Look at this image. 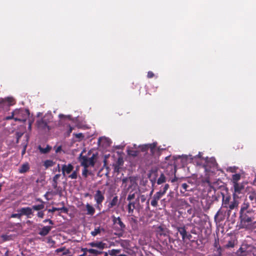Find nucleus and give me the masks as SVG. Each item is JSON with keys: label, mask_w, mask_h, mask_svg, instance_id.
I'll return each instance as SVG.
<instances>
[{"label": "nucleus", "mask_w": 256, "mask_h": 256, "mask_svg": "<svg viewBox=\"0 0 256 256\" xmlns=\"http://www.w3.org/2000/svg\"><path fill=\"white\" fill-rule=\"evenodd\" d=\"M254 211L248 210V211L240 213V227L242 228L250 230L252 228L256 222H254Z\"/></svg>", "instance_id": "nucleus-1"}, {"label": "nucleus", "mask_w": 256, "mask_h": 256, "mask_svg": "<svg viewBox=\"0 0 256 256\" xmlns=\"http://www.w3.org/2000/svg\"><path fill=\"white\" fill-rule=\"evenodd\" d=\"M96 155L92 154V156L88 158L86 156H83L81 153L79 156V162L83 167L94 166L96 163Z\"/></svg>", "instance_id": "nucleus-2"}, {"label": "nucleus", "mask_w": 256, "mask_h": 256, "mask_svg": "<svg viewBox=\"0 0 256 256\" xmlns=\"http://www.w3.org/2000/svg\"><path fill=\"white\" fill-rule=\"evenodd\" d=\"M158 143L154 142L152 144H150L149 150L151 153L150 155H148L146 158L147 162L146 164H150L152 160L153 156H159L160 154L161 151L164 150V148H160V147L157 146Z\"/></svg>", "instance_id": "nucleus-3"}, {"label": "nucleus", "mask_w": 256, "mask_h": 256, "mask_svg": "<svg viewBox=\"0 0 256 256\" xmlns=\"http://www.w3.org/2000/svg\"><path fill=\"white\" fill-rule=\"evenodd\" d=\"M122 181V186L124 187V190L125 191L126 193L128 192L134 184H136V180L132 176L124 178Z\"/></svg>", "instance_id": "nucleus-4"}, {"label": "nucleus", "mask_w": 256, "mask_h": 256, "mask_svg": "<svg viewBox=\"0 0 256 256\" xmlns=\"http://www.w3.org/2000/svg\"><path fill=\"white\" fill-rule=\"evenodd\" d=\"M94 198L96 202V208L100 210V206L102 205L104 200V192H102L100 190H96L94 196Z\"/></svg>", "instance_id": "nucleus-5"}, {"label": "nucleus", "mask_w": 256, "mask_h": 256, "mask_svg": "<svg viewBox=\"0 0 256 256\" xmlns=\"http://www.w3.org/2000/svg\"><path fill=\"white\" fill-rule=\"evenodd\" d=\"M232 200L228 204V215L229 216L230 214V212L232 210L238 208L239 202L238 200V197L236 196L235 194H232Z\"/></svg>", "instance_id": "nucleus-6"}, {"label": "nucleus", "mask_w": 256, "mask_h": 256, "mask_svg": "<svg viewBox=\"0 0 256 256\" xmlns=\"http://www.w3.org/2000/svg\"><path fill=\"white\" fill-rule=\"evenodd\" d=\"M233 187L234 190L233 194H235L236 197H238V194L242 193L244 189V185L243 182L233 184Z\"/></svg>", "instance_id": "nucleus-7"}, {"label": "nucleus", "mask_w": 256, "mask_h": 256, "mask_svg": "<svg viewBox=\"0 0 256 256\" xmlns=\"http://www.w3.org/2000/svg\"><path fill=\"white\" fill-rule=\"evenodd\" d=\"M112 220L114 224H118L119 226V229L120 230L124 231L126 228V225L122 221L120 217H116L114 216H112Z\"/></svg>", "instance_id": "nucleus-8"}, {"label": "nucleus", "mask_w": 256, "mask_h": 256, "mask_svg": "<svg viewBox=\"0 0 256 256\" xmlns=\"http://www.w3.org/2000/svg\"><path fill=\"white\" fill-rule=\"evenodd\" d=\"M18 212H21L22 216H26L28 218H30L33 214L32 208L30 207L22 208Z\"/></svg>", "instance_id": "nucleus-9"}, {"label": "nucleus", "mask_w": 256, "mask_h": 256, "mask_svg": "<svg viewBox=\"0 0 256 256\" xmlns=\"http://www.w3.org/2000/svg\"><path fill=\"white\" fill-rule=\"evenodd\" d=\"M162 196H163L160 194V192H156L152 197V200L150 202L151 205L154 207H157L158 206V202Z\"/></svg>", "instance_id": "nucleus-10"}, {"label": "nucleus", "mask_w": 256, "mask_h": 256, "mask_svg": "<svg viewBox=\"0 0 256 256\" xmlns=\"http://www.w3.org/2000/svg\"><path fill=\"white\" fill-rule=\"evenodd\" d=\"M74 168V166L70 164L62 165V170L63 176H65L66 173L70 174L73 170Z\"/></svg>", "instance_id": "nucleus-11"}, {"label": "nucleus", "mask_w": 256, "mask_h": 256, "mask_svg": "<svg viewBox=\"0 0 256 256\" xmlns=\"http://www.w3.org/2000/svg\"><path fill=\"white\" fill-rule=\"evenodd\" d=\"M88 245L92 247L97 248L100 250H102L105 248L106 244L102 242H94L88 243Z\"/></svg>", "instance_id": "nucleus-12"}, {"label": "nucleus", "mask_w": 256, "mask_h": 256, "mask_svg": "<svg viewBox=\"0 0 256 256\" xmlns=\"http://www.w3.org/2000/svg\"><path fill=\"white\" fill-rule=\"evenodd\" d=\"M250 207L249 202L246 199L244 200V202L241 205L240 213L248 211V210H253L252 208H250Z\"/></svg>", "instance_id": "nucleus-13"}, {"label": "nucleus", "mask_w": 256, "mask_h": 256, "mask_svg": "<svg viewBox=\"0 0 256 256\" xmlns=\"http://www.w3.org/2000/svg\"><path fill=\"white\" fill-rule=\"evenodd\" d=\"M52 229V226H44L39 232L38 234L41 236H46L50 232Z\"/></svg>", "instance_id": "nucleus-14"}, {"label": "nucleus", "mask_w": 256, "mask_h": 256, "mask_svg": "<svg viewBox=\"0 0 256 256\" xmlns=\"http://www.w3.org/2000/svg\"><path fill=\"white\" fill-rule=\"evenodd\" d=\"M214 219L216 221H218V222H220L224 219V214L221 209L219 210L214 216Z\"/></svg>", "instance_id": "nucleus-15"}, {"label": "nucleus", "mask_w": 256, "mask_h": 256, "mask_svg": "<svg viewBox=\"0 0 256 256\" xmlns=\"http://www.w3.org/2000/svg\"><path fill=\"white\" fill-rule=\"evenodd\" d=\"M178 232L182 236V240L185 241V237H186L188 232L186 230V228L184 226H178L176 228Z\"/></svg>", "instance_id": "nucleus-16"}, {"label": "nucleus", "mask_w": 256, "mask_h": 256, "mask_svg": "<svg viewBox=\"0 0 256 256\" xmlns=\"http://www.w3.org/2000/svg\"><path fill=\"white\" fill-rule=\"evenodd\" d=\"M118 196H114L112 199L110 200V202L108 203V208L109 210L113 208L115 206H118Z\"/></svg>", "instance_id": "nucleus-17"}, {"label": "nucleus", "mask_w": 256, "mask_h": 256, "mask_svg": "<svg viewBox=\"0 0 256 256\" xmlns=\"http://www.w3.org/2000/svg\"><path fill=\"white\" fill-rule=\"evenodd\" d=\"M156 233L157 236H166V229L161 226H158L156 228Z\"/></svg>", "instance_id": "nucleus-18"}, {"label": "nucleus", "mask_w": 256, "mask_h": 256, "mask_svg": "<svg viewBox=\"0 0 256 256\" xmlns=\"http://www.w3.org/2000/svg\"><path fill=\"white\" fill-rule=\"evenodd\" d=\"M136 203L134 202H130L128 205V213L130 216L133 215L134 209L135 208Z\"/></svg>", "instance_id": "nucleus-19"}, {"label": "nucleus", "mask_w": 256, "mask_h": 256, "mask_svg": "<svg viewBox=\"0 0 256 256\" xmlns=\"http://www.w3.org/2000/svg\"><path fill=\"white\" fill-rule=\"evenodd\" d=\"M86 207L87 211L86 214L92 216L95 213L94 208L88 203L86 204Z\"/></svg>", "instance_id": "nucleus-20"}, {"label": "nucleus", "mask_w": 256, "mask_h": 256, "mask_svg": "<svg viewBox=\"0 0 256 256\" xmlns=\"http://www.w3.org/2000/svg\"><path fill=\"white\" fill-rule=\"evenodd\" d=\"M242 246L240 247L236 252V254L238 256H246L248 252L246 250V248Z\"/></svg>", "instance_id": "nucleus-21"}, {"label": "nucleus", "mask_w": 256, "mask_h": 256, "mask_svg": "<svg viewBox=\"0 0 256 256\" xmlns=\"http://www.w3.org/2000/svg\"><path fill=\"white\" fill-rule=\"evenodd\" d=\"M120 252V250L112 249L110 251V254L112 256H127L124 254H121Z\"/></svg>", "instance_id": "nucleus-22"}, {"label": "nucleus", "mask_w": 256, "mask_h": 256, "mask_svg": "<svg viewBox=\"0 0 256 256\" xmlns=\"http://www.w3.org/2000/svg\"><path fill=\"white\" fill-rule=\"evenodd\" d=\"M40 152L42 154H48L52 150V147L49 145H47L46 148H42L40 146H38Z\"/></svg>", "instance_id": "nucleus-23"}, {"label": "nucleus", "mask_w": 256, "mask_h": 256, "mask_svg": "<svg viewBox=\"0 0 256 256\" xmlns=\"http://www.w3.org/2000/svg\"><path fill=\"white\" fill-rule=\"evenodd\" d=\"M230 198L229 196H225L224 194L222 195V204L223 208H228V205L230 204Z\"/></svg>", "instance_id": "nucleus-24"}, {"label": "nucleus", "mask_w": 256, "mask_h": 256, "mask_svg": "<svg viewBox=\"0 0 256 256\" xmlns=\"http://www.w3.org/2000/svg\"><path fill=\"white\" fill-rule=\"evenodd\" d=\"M30 169L29 164L28 163L23 164L19 168L18 172L20 174L28 172Z\"/></svg>", "instance_id": "nucleus-25"}, {"label": "nucleus", "mask_w": 256, "mask_h": 256, "mask_svg": "<svg viewBox=\"0 0 256 256\" xmlns=\"http://www.w3.org/2000/svg\"><path fill=\"white\" fill-rule=\"evenodd\" d=\"M241 178V175L240 174H233L232 177L231 182L232 184L238 183V181Z\"/></svg>", "instance_id": "nucleus-26"}, {"label": "nucleus", "mask_w": 256, "mask_h": 256, "mask_svg": "<svg viewBox=\"0 0 256 256\" xmlns=\"http://www.w3.org/2000/svg\"><path fill=\"white\" fill-rule=\"evenodd\" d=\"M36 123H37L38 127V128L45 129L46 128L48 127L46 122H44V120H38Z\"/></svg>", "instance_id": "nucleus-27"}, {"label": "nucleus", "mask_w": 256, "mask_h": 256, "mask_svg": "<svg viewBox=\"0 0 256 256\" xmlns=\"http://www.w3.org/2000/svg\"><path fill=\"white\" fill-rule=\"evenodd\" d=\"M44 208V202H42V204H40L38 205H34L32 206V210H36V211H40L43 210Z\"/></svg>", "instance_id": "nucleus-28"}, {"label": "nucleus", "mask_w": 256, "mask_h": 256, "mask_svg": "<svg viewBox=\"0 0 256 256\" xmlns=\"http://www.w3.org/2000/svg\"><path fill=\"white\" fill-rule=\"evenodd\" d=\"M92 174L91 171L88 170V167H84V169L82 171V176L84 178H86L88 175Z\"/></svg>", "instance_id": "nucleus-29"}, {"label": "nucleus", "mask_w": 256, "mask_h": 256, "mask_svg": "<svg viewBox=\"0 0 256 256\" xmlns=\"http://www.w3.org/2000/svg\"><path fill=\"white\" fill-rule=\"evenodd\" d=\"M88 252L92 256H98L102 254V252L92 248H90L88 250Z\"/></svg>", "instance_id": "nucleus-30"}, {"label": "nucleus", "mask_w": 256, "mask_h": 256, "mask_svg": "<svg viewBox=\"0 0 256 256\" xmlns=\"http://www.w3.org/2000/svg\"><path fill=\"white\" fill-rule=\"evenodd\" d=\"M166 182V178L164 174L162 173L161 174L160 176L157 180L158 184H161L163 183H164Z\"/></svg>", "instance_id": "nucleus-31"}, {"label": "nucleus", "mask_w": 256, "mask_h": 256, "mask_svg": "<svg viewBox=\"0 0 256 256\" xmlns=\"http://www.w3.org/2000/svg\"><path fill=\"white\" fill-rule=\"evenodd\" d=\"M102 230H104V229L100 228V226L96 228H95L94 230L90 232V234H92V236H96L98 234H100V233Z\"/></svg>", "instance_id": "nucleus-32"}, {"label": "nucleus", "mask_w": 256, "mask_h": 256, "mask_svg": "<svg viewBox=\"0 0 256 256\" xmlns=\"http://www.w3.org/2000/svg\"><path fill=\"white\" fill-rule=\"evenodd\" d=\"M12 118H14V120L16 121V122H17V121H18V122H24L26 120V119H22V118H18L17 117H14V114H12V116H7L6 118V120H10V119H12Z\"/></svg>", "instance_id": "nucleus-33"}, {"label": "nucleus", "mask_w": 256, "mask_h": 256, "mask_svg": "<svg viewBox=\"0 0 256 256\" xmlns=\"http://www.w3.org/2000/svg\"><path fill=\"white\" fill-rule=\"evenodd\" d=\"M150 144H145L139 146L140 150L142 152H146L149 150Z\"/></svg>", "instance_id": "nucleus-34"}, {"label": "nucleus", "mask_w": 256, "mask_h": 256, "mask_svg": "<svg viewBox=\"0 0 256 256\" xmlns=\"http://www.w3.org/2000/svg\"><path fill=\"white\" fill-rule=\"evenodd\" d=\"M54 164V162L52 160H46L44 162V166L46 168H48L49 167H51L53 166Z\"/></svg>", "instance_id": "nucleus-35"}, {"label": "nucleus", "mask_w": 256, "mask_h": 256, "mask_svg": "<svg viewBox=\"0 0 256 256\" xmlns=\"http://www.w3.org/2000/svg\"><path fill=\"white\" fill-rule=\"evenodd\" d=\"M248 198L252 202V203H256V194H250L248 196Z\"/></svg>", "instance_id": "nucleus-36"}, {"label": "nucleus", "mask_w": 256, "mask_h": 256, "mask_svg": "<svg viewBox=\"0 0 256 256\" xmlns=\"http://www.w3.org/2000/svg\"><path fill=\"white\" fill-rule=\"evenodd\" d=\"M169 186H170L168 184H166L164 187L163 188L162 190H160L158 192H160V194L164 196L166 194L168 188H169Z\"/></svg>", "instance_id": "nucleus-37"}, {"label": "nucleus", "mask_w": 256, "mask_h": 256, "mask_svg": "<svg viewBox=\"0 0 256 256\" xmlns=\"http://www.w3.org/2000/svg\"><path fill=\"white\" fill-rule=\"evenodd\" d=\"M214 246L218 248V250H221V248L219 244V239L218 238H215L214 242Z\"/></svg>", "instance_id": "nucleus-38"}, {"label": "nucleus", "mask_w": 256, "mask_h": 256, "mask_svg": "<svg viewBox=\"0 0 256 256\" xmlns=\"http://www.w3.org/2000/svg\"><path fill=\"white\" fill-rule=\"evenodd\" d=\"M237 169L238 168L236 166H230L227 168L226 171L234 173L236 172Z\"/></svg>", "instance_id": "nucleus-39"}, {"label": "nucleus", "mask_w": 256, "mask_h": 256, "mask_svg": "<svg viewBox=\"0 0 256 256\" xmlns=\"http://www.w3.org/2000/svg\"><path fill=\"white\" fill-rule=\"evenodd\" d=\"M68 177L72 179H76L78 178V172L77 170H74L71 174H70Z\"/></svg>", "instance_id": "nucleus-40"}, {"label": "nucleus", "mask_w": 256, "mask_h": 256, "mask_svg": "<svg viewBox=\"0 0 256 256\" xmlns=\"http://www.w3.org/2000/svg\"><path fill=\"white\" fill-rule=\"evenodd\" d=\"M235 243L234 240H230L228 242V244L226 245V248H234V246Z\"/></svg>", "instance_id": "nucleus-41"}, {"label": "nucleus", "mask_w": 256, "mask_h": 256, "mask_svg": "<svg viewBox=\"0 0 256 256\" xmlns=\"http://www.w3.org/2000/svg\"><path fill=\"white\" fill-rule=\"evenodd\" d=\"M204 182L207 183L208 186H210L211 188H214V182H211L208 178H206Z\"/></svg>", "instance_id": "nucleus-42"}, {"label": "nucleus", "mask_w": 256, "mask_h": 256, "mask_svg": "<svg viewBox=\"0 0 256 256\" xmlns=\"http://www.w3.org/2000/svg\"><path fill=\"white\" fill-rule=\"evenodd\" d=\"M128 154L132 156H136L138 154V150H130Z\"/></svg>", "instance_id": "nucleus-43"}, {"label": "nucleus", "mask_w": 256, "mask_h": 256, "mask_svg": "<svg viewBox=\"0 0 256 256\" xmlns=\"http://www.w3.org/2000/svg\"><path fill=\"white\" fill-rule=\"evenodd\" d=\"M23 134H24V133H22V132H16V143H18L19 140L22 138Z\"/></svg>", "instance_id": "nucleus-44"}, {"label": "nucleus", "mask_w": 256, "mask_h": 256, "mask_svg": "<svg viewBox=\"0 0 256 256\" xmlns=\"http://www.w3.org/2000/svg\"><path fill=\"white\" fill-rule=\"evenodd\" d=\"M56 209H58L57 211L60 210L62 212L66 214L68 213V208L64 206H62V208H56Z\"/></svg>", "instance_id": "nucleus-45"}, {"label": "nucleus", "mask_w": 256, "mask_h": 256, "mask_svg": "<svg viewBox=\"0 0 256 256\" xmlns=\"http://www.w3.org/2000/svg\"><path fill=\"white\" fill-rule=\"evenodd\" d=\"M135 198V194L134 193H133V194H128V198H127V200H128L129 202H131V200L133 199H134Z\"/></svg>", "instance_id": "nucleus-46"}, {"label": "nucleus", "mask_w": 256, "mask_h": 256, "mask_svg": "<svg viewBox=\"0 0 256 256\" xmlns=\"http://www.w3.org/2000/svg\"><path fill=\"white\" fill-rule=\"evenodd\" d=\"M44 216V210H40L37 213V216L38 218H42Z\"/></svg>", "instance_id": "nucleus-47"}, {"label": "nucleus", "mask_w": 256, "mask_h": 256, "mask_svg": "<svg viewBox=\"0 0 256 256\" xmlns=\"http://www.w3.org/2000/svg\"><path fill=\"white\" fill-rule=\"evenodd\" d=\"M22 216L21 214V212H20V213H18V214H12L11 215V218H20Z\"/></svg>", "instance_id": "nucleus-48"}, {"label": "nucleus", "mask_w": 256, "mask_h": 256, "mask_svg": "<svg viewBox=\"0 0 256 256\" xmlns=\"http://www.w3.org/2000/svg\"><path fill=\"white\" fill-rule=\"evenodd\" d=\"M188 185L186 183H183L182 184V188L184 192L188 190Z\"/></svg>", "instance_id": "nucleus-49"}, {"label": "nucleus", "mask_w": 256, "mask_h": 256, "mask_svg": "<svg viewBox=\"0 0 256 256\" xmlns=\"http://www.w3.org/2000/svg\"><path fill=\"white\" fill-rule=\"evenodd\" d=\"M6 101L10 104H14V99L12 98H7Z\"/></svg>", "instance_id": "nucleus-50"}, {"label": "nucleus", "mask_w": 256, "mask_h": 256, "mask_svg": "<svg viewBox=\"0 0 256 256\" xmlns=\"http://www.w3.org/2000/svg\"><path fill=\"white\" fill-rule=\"evenodd\" d=\"M154 74L152 71H149L148 72L147 76L149 78H152L154 76Z\"/></svg>", "instance_id": "nucleus-51"}, {"label": "nucleus", "mask_w": 256, "mask_h": 256, "mask_svg": "<svg viewBox=\"0 0 256 256\" xmlns=\"http://www.w3.org/2000/svg\"><path fill=\"white\" fill-rule=\"evenodd\" d=\"M56 208V207H52L51 209H48V212L52 214L54 212L57 211Z\"/></svg>", "instance_id": "nucleus-52"}, {"label": "nucleus", "mask_w": 256, "mask_h": 256, "mask_svg": "<svg viewBox=\"0 0 256 256\" xmlns=\"http://www.w3.org/2000/svg\"><path fill=\"white\" fill-rule=\"evenodd\" d=\"M60 176V174H56L54 176V177L53 178V182H57V180L59 178Z\"/></svg>", "instance_id": "nucleus-53"}, {"label": "nucleus", "mask_w": 256, "mask_h": 256, "mask_svg": "<svg viewBox=\"0 0 256 256\" xmlns=\"http://www.w3.org/2000/svg\"><path fill=\"white\" fill-rule=\"evenodd\" d=\"M75 136H76V138H84V136L82 133L76 134H75Z\"/></svg>", "instance_id": "nucleus-54"}, {"label": "nucleus", "mask_w": 256, "mask_h": 256, "mask_svg": "<svg viewBox=\"0 0 256 256\" xmlns=\"http://www.w3.org/2000/svg\"><path fill=\"white\" fill-rule=\"evenodd\" d=\"M192 238V236L190 234H188V232L186 234V237H185V240H190Z\"/></svg>", "instance_id": "nucleus-55"}, {"label": "nucleus", "mask_w": 256, "mask_h": 256, "mask_svg": "<svg viewBox=\"0 0 256 256\" xmlns=\"http://www.w3.org/2000/svg\"><path fill=\"white\" fill-rule=\"evenodd\" d=\"M2 238H3V240L4 241H6L8 240V236L7 235L3 234L2 236Z\"/></svg>", "instance_id": "nucleus-56"}, {"label": "nucleus", "mask_w": 256, "mask_h": 256, "mask_svg": "<svg viewBox=\"0 0 256 256\" xmlns=\"http://www.w3.org/2000/svg\"><path fill=\"white\" fill-rule=\"evenodd\" d=\"M61 150H62V146H59L56 148L55 152L56 153H58V152H60L61 151Z\"/></svg>", "instance_id": "nucleus-57"}, {"label": "nucleus", "mask_w": 256, "mask_h": 256, "mask_svg": "<svg viewBox=\"0 0 256 256\" xmlns=\"http://www.w3.org/2000/svg\"><path fill=\"white\" fill-rule=\"evenodd\" d=\"M52 187L54 188V189H56L58 187V182H53V183H52Z\"/></svg>", "instance_id": "nucleus-58"}, {"label": "nucleus", "mask_w": 256, "mask_h": 256, "mask_svg": "<svg viewBox=\"0 0 256 256\" xmlns=\"http://www.w3.org/2000/svg\"><path fill=\"white\" fill-rule=\"evenodd\" d=\"M120 166L116 164L114 166V171L118 172L120 170Z\"/></svg>", "instance_id": "nucleus-59"}, {"label": "nucleus", "mask_w": 256, "mask_h": 256, "mask_svg": "<svg viewBox=\"0 0 256 256\" xmlns=\"http://www.w3.org/2000/svg\"><path fill=\"white\" fill-rule=\"evenodd\" d=\"M32 122L31 120H29L28 122V129L30 130L32 129Z\"/></svg>", "instance_id": "nucleus-60"}, {"label": "nucleus", "mask_w": 256, "mask_h": 256, "mask_svg": "<svg viewBox=\"0 0 256 256\" xmlns=\"http://www.w3.org/2000/svg\"><path fill=\"white\" fill-rule=\"evenodd\" d=\"M122 162H122V160L118 158L117 164H116L120 166L122 164Z\"/></svg>", "instance_id": "nucleus-61"}, {"label": "nucleus", "mask_w": 256, "mask_h": 256, "mask_svg": "<svg viewBox=\"0 0 256 256\" xmlns=\"http://www.w3.org/2000/svg\"><path fill=\"white\" fill-rule=\"evenodd\" d=\"M178 158H182V160H186L187 158H188V157L186 156H178Z\"/></svg>", "instance_id": "nucleus-62"}, {"label": "nucleus", "mask_w": 256, "mask_h": 256, "mask_svg": "<svg viewBox=\"0 0 256 256\" xmlns=\"http://www.w3.org/2000/svg\"><path fill=\"white\" fill-rule=\"evenodd\" d=\"M140 199H141V202H144L146 200V198H145V196L144 195H142L140 196Z\"/></svg>", "instance_id": "nucleus-63"}, {"label": "nucleus", "mask_w": 256, "mask_h": 256, "mask_svg": "<svg viewBox=\"0 0 256 256\" xmlns=\"http://www.w3.org/2000/svg\"><path fill=\"white\" fill-rule=\"evenodd\" d=\"M64 248H58L56 250V252H62L64 250Z\"/></svg>", "instance_id": "nucleus-64"}]
</instances>
